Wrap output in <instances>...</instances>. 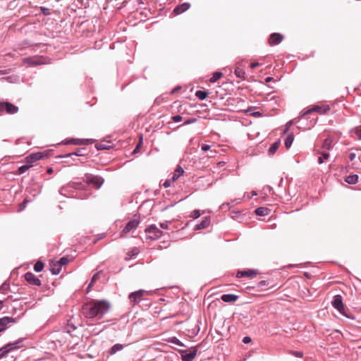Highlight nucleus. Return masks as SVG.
<instances>
[{"label":"nucleus","instance_id":"nucleus-32","mask_svg":"<svg viewBox=\"0 0 361 361\" xmlns=\"http://www.w3.org/2000/svg\"><path fill=\"white\" fill-rule=\"evenodd\" d=\"M31 166L32 165L30 164L21 166L18 168L17 173L18 175L23 174L25 173Z\"/></svg>","mask_w":361,"mask_h":361},{"label":"nucleus","instance_id":"nucleus-53","mask_svg":"<svg viewBox=\"0 0 361 361\" xmlns=\"http://www.w3.org/2000/svg\"><path fill=\"white\" fill-rule=\"evenodd\" d=\"M348 157L350 161H353L356 157V154L354 152H350L348 155Z\"/></svg>","mask_w":361,"mask_h":361},{"label":"nucleus","instance_id":"nucleus-50","mask_svg":"<svg viewBox=\"0 0 361 361\" xmlns=\"http://www.w3.org/2000/svg\"><path fill=\"white\" fill-rule=\"evenodd\" d=\"M251 341H252V340H251V338H250V337H249V336H245V337H243V342L244 343H245V344H247V343H250V342H251Z\"/></svg>","mask_w":361,"mask_h":361},{"label":"nucleus","instance_id":"nucleus-5","mask_svg":"<svg viewBox=\"0 0 361 361\" xmlns=\"http://www.w3.org/2000/svg\"><path fill=\"white\" fill-rule=\"evenodd\" d=\"M330 110V106L328 104L323 105H315L312 108L308 109L306 111H304L302 114V117L308 115L313 112H317L320 114H326L328 111Z\"/></svg>","mask_w":361,"mask_h":361},{"label":"nucleus","instance_id":"nucleus-19","mask_svg":"<svg viewBox=\"0 0 361 361\" xmlns=\"http://www.w3.org/2000/svg\"><path fill=\"white\" fill-rule=\"evenodd\" d=\"M238 296L234 294H224L221 295V299L225 302H233L236 301Z\"/></svg>","mask_w":361,"mask_h":361},{"label":"nucleus","instance_id":"nucleus-21","mask_svg":"<svg viewBox=\"0 0 361 361\" xmlns=\"http://www.w3.org/2000/svg\"><path fill=\"white\" fill-rule=\"evenodd\" d=\"M125 347V345L116 343L109 350L110 355H114L118 351L122 350Z\"/></svg>","mask_w":361,"mask_h":361},{"label":"nucleus","instance_id":"nucleus-49","mask_svg":"<svg viewBox=\"0 0 361 361\" xmlns=\"http://www.w3.org/2000/svg\"><path fill=\"white\" fill-rule=\"evenodd\" d=\"M293 355L297 357H302L303 356V353L300 351H293Z\"/></svg>","mask_w":361,"mask_h":361},{"label":"nucleus","instance_id":"nucleus-8","mask_svg":"<svg viewBox=\"0 0 361 361\" xmlns=\"http://www.w3.org/2000/svg\"><path fill=\"white\" fill-rule=\"evenodd\" d=\"M145 292V291L143 290H139L131 293L129 295V300L130 302H132L133 305L140 302L144 296Z\"/></svg>","mask_w":361,"mask_h":361},{"label":"nucleus","instance_id":"nucleus-61","mask_svg":"<svg viewBox=\"0 0 361 361\" xmlns=\"http://www.w3.org/2000/svg\"><path fill=\"white\" fill-rule=\"evenodd\" d=\"M6 71H0V74H6Z\"/></svg>","mask_w":361,"mask_h":361},{"label":"nucleus","instance_id":"nucleus-7","mask_svg":"<svg viewBox=\"0 0 361 361\" xmlns=\"http://www.w3.org/2000/svg\"><path fill=\"white\" fill-rule=\"evenodd\" d=\"M140 224L139 217L136 218V215L134 216V219H131L123 228L121 232V235L127 234L132 231L136 229Z\"/></svg>","mask_w":361,"mask_h":361},{"label":"nucleus","instance_id":"nucleus-58","mask_svg":"<svg viewBox=\"0 0 361 361\" xmlns=\"http://www.w3.org/2000/svg\"><path fill=\"white\" fill-rule=\"evenodd\" d=\"M3 308V300H0V311Z\"/></svg>","mask_w":361,"mask_h":361},{"label":"nucleus","instance_id":"nucleus-28","mask_svg":"<svg viewBox=\"0 0 361 361\" xmlns=\"http://www.w3.org/2000/svg\"><path fill=\"white\" fill-rule=\"evenodd\" d=\"M293 140H294L293 134V133L288 134L285 140V146L287 149H288L291 147Z\"/></svg>","mask_w":361,"mask_h":361},{"label":"nucleus","instance_id":"nucleus-24","mask_svg":"<svg viewBox=\"0 0 361 361\" xmlns=\"http://www.w3.org/2000/svg\"><path fill=\"white\" fill-rule=\"evenodd\" d=\"M345 181L350 185L355 184L358 181V176L357 174L349 175L346 176Z\"/></svg>","mask_w":361,"mask_h":361},{"label":"nucleus","instance_id":"nucleus-16","mask_svg":"<svg viewBox=\"0 0 361 361\" xmlns=\"http://www.w3.org/2000/svg\"><path fill=\"white\" fill-rule=\"evenodd\" d=\"M23 338H19L18 340H17L15 342L9 343L6 344V347L7 348L8 352L10 353L11 351H12L13 350L19 349L21 347V343H23Z\"/></svg>","mask_w":361,"mask_h":361},{"label":"nucleus","instance_id":"nucleus-25","mask_svg":"<svg viewBox=\"0 0 361 361\" xmlns=\"http://www.w3.org/2000/svg\"><path fill=\"white\" fill-rule=\"evenodd\" d=\"M23 62L30 66H37L42 63V62L39 59L33 58H25L23 59Z\"/></svg>","mask_w":361,"mask_h":361},{"label":"nucleus","instance_id":"nucleus-12","mask_svg":"<svg viewBox=\"0 0 361 361\" xmlns=\"http://www.w3.org/2000/svg\"><path fill=\"white\" fill-rule=\"evenodd\" d=\"M180 355L183 361H192L197 355V350L194 349L189 353L186 350H181Z\"/></svg>","mask_w":361,"mask_h":361},{"label":"nucleus","instance_id":"nucleus-13","mask_svg":"<svg viewBox=\"0 0 361 361\" xmlns=\"http://www.w3.org/2000/svg\"><path fill=\"white\" fill-rule=\"evenodd\" d=\"M44 157L42 152H36L29 154L25 157V161L27 164H32L34 163L38 160H40Z\"/></svg>","mask_w":361,"mask_h":361},{"label":"nucleus","instance_id":"nucleus-57","mask_svg":"<svg viewBox=\"0 0 361 361\" xmlns=\"http://www.w3.org/2000/svg\"><path fill=\"white\" fill-rule=\"evenodd\" d=\"M47 172L49 174L52 173H53V169L49 167L47 169Z\"/></svg>","mask_w":361,"mask_h":361},{"label":"nucleus","instance_id":"nucleus-30","mask_svg":"<svg viewBox=\"0 0 361 361\" xmlns=\"http://www.w3.org/2000/svg\"><path fill=\"white\" fill-rule=\"evenodd\" d=\"M223 74L220 71H216L213 73L212 78H210L209 81L212 83L216 82L219 80Z\"/></svg>","mask_w":361,"mask_h":361},{"label":"nucleus","instance_id":"nucleus-27","mask_svg":"<svg viewBox=\"0 0 361 361\" xmlns=\"http://www.w3.org/2000/svg\"><path fill=\"white\" fill-rule=\"evenodd\" d=\"M235 75L242 80H245V73L243 69L240 68V67H236L234 71Z\"/></svg>","mask_w":361,"mask_h":361},{"label":"nucleus","instance_id":"nucleus-9","mask_svg":"<svg viewBox=\"0 0 361 361\" xmlns=\"http://www.w3.org/2000/svg\"><path fill=\"white\" fill-rule=\"evenodd\" d=\"M25 279L32 286H39L41 285L40 280L32 272H27L25 275Z\"/></svg>","mask_w":361,"mask_h":361},{"label":"nucleus","instance_id":"nucleus-51","mask_svg":"<svg viewBox=\"0 0 361 361\" xmlns=\"http://www.w3.org/2000/svg\"><path fill=\"white\" fill-rule=\"evenodd\" d=\"M171 182H172L171 178L170 180H166L164 183V184H163L164 187V188H169V187H170V186H171Z\"/></svg>","mask_w":361,"mask_h":361},{"label":"nucleus","instance_id":"nucleus-29","mask_svg":"<svg viewBox=\"0 0 361 361\" xmlns=\"http://www.w3.org/2000/svg\"><path fill=\"white\" fill-rule=\"evenodd\" d=\"M50 271L53 274H59V272L61 271V267H60V265H59L57 264V262L56 264H50Z\"/></svg>","mask_w":361,"mask_h":361},{"label":"nucleus","instance_id":"nucleus-40","mask_svg":"<svg viewBox=\"0 0 361 361\" xmlns=\"http://www.w3.org/2000/svg\"><path fill=\"white\" fill-rule=\"evenodd\" d=\"M99 273H100V271H98V272H97L96 274H94L93 275L91 281H90V283H89V285L87 286V289H89L94 284V283L97 280V276L99 274Z\"/></svg>","mask_w":361,"mask_h":361},{"label":"nucleus","instance_id":"nucleus-14","mask_svg":"<svg viewBox=\"0 0 361 361\" xmlns=\"http://www.w3.org/2000/svg\"><path fill=\"white\" fill-rule=\"evenodd\" d=\"M283 35L279 33H272L269 38V44L270 45L279 44L283 40Z\"/></svg>","mask_w":361,"mask_h":361},{"label":"nucleus","instance_id":"nucleus-6","mask_svg":"<svg viewBox=\"0 0 361 361\" xmlns=\"http://www.w3.org/2000/svg\"><path fill=\"white\" fill-rule=\"evenodd\" d=\"M332 306L341 314L348 317L344 313V305L343 302V298L341 295H336L331 302Z\"/></svg>","mask_w":361,"mask_h":361},{"label":"nucleus","instance_id":"nucleus-62","mask_svg":"<svg viewBox=\"0 0 361 361\" xmlns=\"http://www.w3.org/2000/svg\"><path fill=\"white\" fill-rule=\"evenodd\" d=\"M178 89H179V87H176V88H175V89L172 91V92H174L175 91L178 90Z\"/></svg>","mask_w":361,"mask_h":361},{"label":"nucleus","instance_id":"nucleus-37","mask_svg":"<svg viewBox=\"0 0 361 361\" xmlns=\"http://www.w3.org/2000/svg\"><path fill=\"white\" fill-rule=\"evenodd\" d=\"M69 262V259L68 257H61L59 261H57V264L60 265V267L61 268L62 266L67 264Z\"/></svg>","mask_w":361,"mask_h":361},{"label":"nucleus","instance_id":"nucleus-33","mask_svg":"<svg viewBox=\"0 0 361 361\" xmlns=\"http://www.w3.org/2000/svg\"><path fill=\"white\" fill-rule=\"evenodd\" d=\"M10 284L9 283L4 282L1 286H0V293L2 294L7 293L8 290H9Z\"/></svg>","mask_w":361,"mask_h":361},{"label":"nucleus","instance_id":"nucleus-22","mask_svg":"<svg viewBox=\"0 0 361 361\" xmlns=\"http://www.w3.org/2000/svg\"><path fill=\"white\" fill-rule=\"evenodd\" d=\"M270 209L267 207H258L255 210V214L259 216H265L269 214Z\"/></svg>","mask_w":361,"mask_h":361},{"label":"nucleus","instance_id":"nucleus-34","mask_svg":"<svg viewBox=\"0 0 361 361\" xmlns=\"http://www.w3.org/2000/svg\"><path fill=\"white\" fill-rule=\"evenodd\" d=\"M168 342L176 344L178 346H184V344L183 342H181L178 338L176 337H171L168 340Z\"/></svg>","mask_w":361,"mask_h":361},{"label":"nucleus","instance_id":"nucleus-11","mask_svg":"<svg viewBox=\"0 0 361 361\" xmlns=\"http://www.w3.org/2000/svg\"><path fill=\"white\" fill-rule=\"evenodd\" d=\"M259 274L258 270L257 269H249V270H244V271H238L236 274V276L238 278H243V277H255Z\"/></svg>","mask_w":361,"mask_h":361},{"label":"nucleus","instance_id":"nucleus-2","mask_svg":"<svg viewBox=\"0 0 361 361\" xmlns=\"http://www.w3.org/2000/svg\"><path fill=\"white\" fill-rule=\"evenodd\" d=\"M18 111V107L8 102H0V116L4 112L8 114H14Z\"/></svg>","mask_w":361,"mask_h":361},{"label":"nucleus","instance_id":"nucleus-1","mask_svg":"<svg viewBox=\"0 0 361 361\" xmlns=\"http://www.w3.org/2000/svg\"><path fill=\"white\" fill-rule=\"evenodd\" d=\"M110 309V303L106 300H94L83 305V314L87 318L101 319Z\"/></svg>","mask_w":361,"mask_h":361},{"label":"nucleus","instance_id":"nucleus-48","mask_svg":"<svg viewBox=\"0 0 361 361\" xmlns=\"http://www.w3.org/2000/svg\"><path fill=\"white\" fill-rule=\"evenodd\" d=\"M210 148H211V146L209 145H206V144L202 145V147H201L202 150L204 152H207V151L209 150Z\"/></svg>","mask_w":361,"mask_h":361},{"label":"nucleus","instance_id":"nucleus-15","mask_svg":"<svg viewBox=\"0 0 361 361\" xmlns=\"http://www.w3.org/2000/svg\"><path fill=\"white\" fill-rule=\"evenodd\" d=\"M190 4L189 3L185 2V3L182 4H180V5L177 6L173 9V13L177 14V15L181 14L183 12H185L187 10H188L190 8Z\"/></svg>","mask_w":361,"mask_h":361},{"label":"nucleus","instance_id":"nucleus-63","mask_svg":"<svg viewBox=\"0 0 361 361\" xmlns=\"http://www.w3.org/2000/svg\"><path fill=\"white\" fill-rule=\"evenodd\" d=\"M219 166H222L224 164V162H219L218 164Z\"/></svg>","mask_w":361,"mask_h":361},{"label":"nucleus","instance_id":"nucleus-35","mask_svg":"<svg viewBox=\"0 0 361 361\" xmlns=\"http://www.w3.org/2000/svg\"><path fill=\"white\" fill-rule=\"evenodd\" d=\"M43 268L44 264L40 261L37 262L34 265V270L36 272H40L42 271Z\"/></svg>","mask_w":361,"mask_h":361},{"label":"nucleus","instance_id":"nucleus-41","mask_svg":"<svg viewBox=\"0 0 361 361\" xmlns=\"http://www.w3.org/2000/svg\"><path fill=\"white\" fill-rule=\"evenodd\" d=\"M200 216V212L198 209H195L190 214V216L195 219H197Z\"/></svg>","mask_w":361,"mask_h":361},{"label":"nucleus","instance_id":"nucleus-54","mask_svg":"<svg viewBox=\"0 0 361 361\" xmlns=\"http://www.w3.org/2000/svg\"><path fill=\"white\" fill-rule=\"evenodd\" d=\"M259 63H257V62L252 63L250 64V68H256V67L259 66Z\"/></svg>","mask_w":361,"mask_h":361},{"label":"nucleus","instance_id":"nucleus-39","mask_svg":"<svg viewBox=\"0 0 361 361\" xmlns=\"http://www.w3.org/2000/svg\"><path fill=\"white\" fill-rule=\"evenodd\" d=\"M8 350L6 345L0 348V359L3 358L4 357L6 356V355L8 353Z\"/></svg>","mask_w":361,"mask_h":361},{"label":"nucleus","instance_id":"nucleus-17","mask_svg":"<svg viewBox=\"0 0 361 361\" xmlns=\"http://www.w3.org/2000/svg\"><path fill=\"white\" fill-rule=\"evenodd\" d=\"M210 224V216H204L202 221L197 224H196L195 229V230H202L207 228Z\"/></svg>","mask_w":361,"mask_h":361},{"label":"nucleus","instance_id":"nucleus-55","mask_svg":"<svg viewBox=\"0 0 361 361\" xmlns=\"http://www.w3.org/2000/svg\"><path fill=\"white\" fill-rule=\"evenodd\" d=\"M106 148H107V147H106L105 145H102V144H100V145L97 147V149H106Z\"/></svg>","mask_w":361,"mask_h":361},{"label":"nucleus","instance_id":"nucleus-31","mask_svg":"<svg viewBox=\"0 0 361 361\" xmlns=\"http://www.w3.org/2000/svg\"><path fill=\"white\" fill-rule=\"evenodd\" d=\"M208 95V92L202 90H197L195 92V96L200 99V100H204L206 99V97Z\"/></svg>","mask_w":361,"mask_h":361},{"label":"nucleus","instance_id":"nucleus-42","mask_svg":"<svg viewBox=\"0 0 361 361\" xmlns=\"http://www.w3.org/2000/svg\"><path fill=\"white\" fill-rule=\"evenodd\" d=\"M27 202L28 201L27 200H23V202L19 204V211H22L23 209H24Z\"/></svg>","mask_w":361,"mask_h":361},{"label":"nucleus","instance_id":"nucleus-59","mask_svg":"<svg viewBox=\"0 0 361 361\" xmlns=\"http://www.w3.org/2000/svg\"><path fill=\"white\" fill-rule=\"evenodd\" d=\"M255 195H257L256 191H252V196H255Z\"/></svg>","mask_w":361,"mask_h":361},{"label":"nucleus","instance_id":"nucleus-26","mask_svg":"<svg viewBox=\"0 0 361 361\" xmlns=\"http://www.w3.org/2000/svg\"><path fill=\"white\" fill-rule=\"evenodd\" d=\"M280 144H281L280 140H277V141L274 142L269 149V154L270 155H273L274 154H275L276 150L279 149Z\"/></svg>","mask_w":361,"mask_h":361},{"label":"nucleus","instance_id":"nucleus-52","mask_svg":"<svg viewBox=\"0 0 361 361\" xmlns=\"http://www.w3.org/2000/svg\"><path fill=\"white\" fill-rule=\"evenodd\" d=\"M355 135L358 137L360 140H361V128H357L355 130Z\"/></svg>","mask_w":361,"mask_h":361},{"label":"nucleus","instance_id":"nucleus-45","mask_svg":"<svg viewBox=\"0 0 361 361\" xmlns=\"http://www.w3.org/2000/svg\"><path fill=\"white\" fill-rule=\"evenodd\" d=\"M196 121V118H190L184 121L183 125H189L193 123Z\"/></svg>","mask_w":361,"mask_h":361},{"label":"nucleus","instance_id":"nucleus-36","mask_svg":"<svg viewBox=\"0 0 361 361\" xmlns=\"http://www.w3.org/2000/svg\"><path fill=\"white\" fill-rule=\"evenodd\" d=\"M323 148L328 150L331 148V140L330 138H326L324 140L323 143Z\"/></svg>","mask_w":361,"mask_h":361},{"label":"nucleus","instance_id":"nucleus-64","mask_svg":"<svg viewBox=\"0 0 361 361\" xmlns=\"http://www.w3.org/2000/svg\"><path fill=\"white\" fill-rule=\"evenodd\" d=\"M215 181H213L209 184V185H212Z\"/></svg>","mask_w":361,"mask_h":361},{"label":"nucleus","instance_id":"nucleus-56","mask_svg":"<svg viewBox=\"0 0 361 361\" xmlns=\"http://www.w3.org/2000/svg\"><path fill=\"white\" fill-rule=\"evenodd\" d=\"M272 80H273V78H271V77H267V78L265 79V82H271V81H272Z\"/></svg>","mask_w":361,"mask_h":361},{"label":"nucleus","instance_id":"nucleus-18","mask_svg":"<svg viewBox=\"0 0 361 361\" xmlns=\"http://www.w3.org/2000/svg\"><path fill=\"white\" fill-rule=\"evenodd\" d=\"M63 143L65 145H86V144H87V140L72 138V139L66 140L63 141Z\"/></svg>","mask_w":361,"mask_h":361},{"label":"nucleus","instance_id":"nucleus-38","mask_svg":"<svg viewBox=\"0 0 361 361\" xmlns=\"http://www.w3.org/2000/svg\"><path fill=\"white\" fill-rule=\"evenodd\" d=\"M329 158V154L328 152H323L322 156L318 158L319 164H322L324 159H328Z\"/></svg>","mask_w":361,"mask_h":361},{"label":"nucleus","instance_id":"nucleus-10","mask_svg":"<svg viewBox=\"0 0 361 361\" xmlns=\"http://www.w3.org/2000/svg\"><path fill=\"white\" fill-rule=\"evenodd\" d=\"M15 322L16 319L10 317L0 318V333L4 331L8 328L9 324Z\"/></svg>","mask_w":361,"mask_h":361},{"label":"nucleus","instance_id":"nucleus-44","mask_svg":"<svg viewBox=\"0 0 361 361\" xmlns=\"http://www.w3.org/2000/svg\"><path fill=\"white\" fill-rule=\"evenodd\" d=\"M292 124H293V121H288L286 123V128H285V129L283 130L284 133H286L288 131V130H289L290 127L292 126Z\"/></svg>","mask_w":361,"mask_h":361},{"label":"nucleus","instance_id":"nucleus-43","mask_svg":"<svg viewBox=\"0 0 361 361\" xmlns=\"http://www.w3.org/2000/svg\"><path fill=\"white\" fill-rule=\"evenodd\" d=\"M172 120L175 123H178L182 121V116L180 115H176L172 117Z\"/></svg>","mask_w":361,"mask_h":361},{"label":"nucleus","instance_id":"nucleus-20","mask_svg":"<svg viewBox=\"0 0 361 361\" xmlns=\"http://www.w3.org/2000/svg\"><path fill=\"white\" fill-rule=\"evenodd\" d=\"M184 173L183 169L180 166H178L173 173L171 177L172 183H174L178 178H180Z\"/></svg>","mask_w":361,"mask_h":361},{"label":"nucleus","instance_id":"nucleus-23","mask_svg":"<svg viewBox=\"0 0 361 361\" xmlns=\"http://www.w3.org/2000/svg\"><path fill=\"white\" fill-rule=\"evenodd\" d=\"M85 150V149L83 148H80V149H78L75 152H71V153H68V154H66L64 155H62L61 157L63 158H66V157H71L72 156H77V157H80V156H83L84 154L82 153V151Z\"/></svg>","mask_w":361,"mask_h":361},{"label":"nucleus","instance_id":"nucleus-47","mask_svg":"<svg viewBox=\"0 0 361 361\" xmlns=\"http://www.w3.org/2000/svg\"><path fill=\"white\" fill-rule=\"evenodd\" d=\"M268 285H269L268 281H264V280H262L258 283V287H263V286H266Z\"/></svg>","mask_w":361,"mask_h":361},{"label":"nucleus","instance_id":"nucleus-3","mask_svg":"<svg viewBox=\"0 0 361 361\" xmlns=\"http://www.w3.org/2000/svg\"><path fill=\"white\" fill-rule=\"evenodd\" d=\"M145 233L147 238L152 240L159 239L163 233V232L154 224L149 225L147 227L145 228Z\"/></svg>","mask_w":361,"mask_h":361},{"label":"nucleus","instance_id":"nucleus-60","mask_svg":"<svg viewBox=\"0 0 361 361\" xmlns=\"http://www.w3.org/2000/svg\"><path fill=\"white\" fill-rule=\"evenodd\" d=\"M253 114L255 116H259V115H260V113L259 112H255Z\"/></svg>","mask_w":361,"mask_h":361},{"label":"nucleus","instance_id":"nucleus-46","mask_svg":"<svg viewBox=\"0 0 361 361\" xmlns=\"http://www.w3.org/2000/svg\"><path fill=\"white\" fill-rule=\"evenodd\" d=\"M170 224V222L169 221H166V222H164V223H161L160 224V226L161 227V228L163 229H167L169 228V225Z\"/></svg>","mask_w":361,"mask_h":361},{"label":"nucleus","instance_id":"nucleus-4","mask_svg":"<svg viewBox=\"0 0 361 361\" xmlns=\"http://www.w3.org/2000/svg\"><path fill=\"white\" fill-rule=\"evenodd\" d=\"M85 178L87 183L94 185L96 189H99L104 182V179L102 177L90 173H87Z\"/></svg>","mask_w":361,"mask_h":361}]
</instances>
